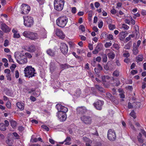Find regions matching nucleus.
Wrapping results in <instances>:
<instances>
[{
	"instance_id": "2",
	"label": "nucleus",
	"mask_w": 146,
	"mask_h": 146,
	"mask_svg": "<svg viewBox=\"0 0 146 146\" xmlns=\"http://www.w3.org/2000/svg\"><path fill=\"white\" fill-rule=\"evenodd\" d=\"M24 71L25 76L29 78L35 76V74H36L34 68L30 66H27L25 68Z\"/></svg>"
},
{
	"instance_id": "13",
	"label": "nucleus",
	"mask_w": 146,
	"mask_h": 146,
	"mask_svg": "<svg viewBox=\"0 0 146 146\" xmlns=\"http://www.w3.org/2000/svg\"><path fill=\"white\" fill-rule=\"evenodd\" d=\"M55 34L60 38L63 39L65 37V35L62 31L60 29H56L55 30Z\"/></svg>"
},
{
	"instance_id": "50",
	"label": "nucleus",
	"mask_w": 146,
	"mask_h": 146,
	"mask_svg": "<svg viewBox=\"0 0 146 146\" xmlns=\"http://www.w3.org/2000/svg\"><path fill=\"white\" fill-rule=\"evenodd\" d=\"M84 141H85L88 142L89 143H92V141L90 140L89 139L86 137H84Z\"/></svg>"
},
{
	"instance_id": "19",
	"label": "nucleus",
	"mask_w": 146,
	"mask_h": 146,
	"mask_svg": "<svg viewBox=\"0 0 146 146\" xmlns=\"http://www.w3.org/2000/svg\"><path fill=\"white\" fill-rule=\"evenodd\" d=\"M12 32L13 33V37L15 38H19L20 37L19 34L18 33L17 30L13 29L12 30Z\"/></svg>"
},
{
	"instance_id": "29",
	"label": "nucleus",
	"mask_w": 146,
	"mask_h": 146,
	"mask_svg": "<svg viewBox=\"0 0 146 146\" xmlns=\"http://www.w3.org/2000/svg\"><path fill=\"white\" fill-rule=\"evenodd\" d=\"M81 91L80 90V89H78L76 91L75 94H74V95L75 96L78 97H79L80 95L81 94Z\"/></svg>"
},
{
	"instance_id": "32",
	"label": "nucleus",
	"mask_w": 146,
	"mask_h": 146,
	"mask_svg": "<svg viewBox=\"0 0 146 146\" xmlns=\"http://www.w3.org/2000/svg\"><path fill=\"white\" fill-rule=\"evenodd\" d=\"M133 54L136 55L138 53V47L137 46H133Z\"/></svg>"
},
{
	"instance_id": "21",
	"label": "nucleus",
	"mask_w": 146,
	"mask_h": 146,
	"mask_svg": "<svg viewBox=\"0 0 146 146\" xmlns=\"http://www.w3.org/2000/svg\"><path fill=\"white\" fill-rule=\"evenodd\" d=\"M108 56L109 58L111 59H113L115 57V54L114 52L112 51H111L110 53L108 54Z\"/></svg>"
},
{
	"instance_id": "9",
	"label": "nucleus",
	"mask_w": 146,
	"mask_h": 146,
	"mask_svg": "<svg viewBox=\"0 0 146 146\" xmlns=\"http://www.w3.org/2000/svg\"><path fill=\"white\" fill-rule=\"evenodd\" d=\"M56 116L58 118V119L61 121H65L67 118L66 113L61 112H57L56 113Z\"/></svg>"
},
{
	"instance_id": "3",
	"label": "nucleus",
	"mask_w": 146,
	"mask_h": 146,
	"mask_svg": "<svg viewBox=\"0 0 146 146\" xmlns=\"http://www.w3.org/2000/svg\"><path fill=\"white\" fill-rule=\"evenodd\" d=\"M15 57L18 63L20 64H24L27 62V58L25 56L20 53H15Z\"/></svg>"
},
{
	"instance_id": "31",
	"label": "nucleus",
	"mask_w": 146,
	"mask_h": 146,
	"mask_svg": "<svg viewBox=\"0 0 146 146\" xmlns=\"http://www.w3.org/2000/svg\"><path fill=\"white\" fill-rule=\"evenodd\" d=\"M106 96L110 100L113 101V97L112 96L111 94L110 93H107L106 94Z\"/></svg>"
},
{
	"instance_id": "57",
	"label": "nucleus",
	"mask_w": 146,
	"mask_h": 146,
	"mask_svg": "<svg viewBox=\"0 0 146 146\" xmlns=\"http://www.w3.org/2000/svg\"><path fill=\"white\" fill-rule=\"evenodd\" d=\"M15 77L16 78H18L19 76V72L18 70H16L15 71Z\"/></svg>"
},
{
	"instance_id": "27",
	"label": "nucleus",
	"mask_w": 146,
	"mask_h": 146,
	"mask_svg": "<svg viewBox=\"0 0 146 146\" xmlns=\"http://www.w3.org/2000/svg\"><path fill=\"white\" fill-rule=\"evenodd\" d=\"M96 88L98 91H100L102 92H104V89L102 87L99 86L98 85H96L95 86Z\"/></svg>"
},
{
	"instance_id": "55",
	"label": "nucleus",
	"mask_w": 146,
	"mask_h": 146,
	"mask_svg": "<svg viewBox=\"0 0 146 146\" xmlns=\"http://www.w3.org/2000/svg\"><path fill=\"white\" fill-rule=\"evenodd\" d=\"M76 9L75 7H72L71 10V12L75 14L76 13Z\"/></svg>"
},
{
	"instance_id": "8",
	"label": "nucleus",
	"mask_w": 146,
	"mask_h": 146,
	"mask_svg": "<svg viewBox=\"0 0 146 146\" xmlns=\"http://www.w3.org/2000/svg\"><path fill=\"white\" fill-rule=\"evenodd\" d=\"M80 118L81 121L86 124H90L92 123V119L89 116L83 115Z\"/></svg>"
},
{
	"instance_id": "42",
	"label": "nucleus",
	"mask_w": 146,
	"mask_h": 146,
	"mask_svg": "<svg viewBox=\"0 0 146 146\" xmlns=\"http://www.w3.org/2000/svg\"><path fill=\"white\" fill-rule=\"evenodd\" d=\"M119 75V73L118 71L115 70L114 72L113 73V76H118Z\"/></svg>"
},
{
	"instance_id": "51",
	"label": "nucleus",
	"mask_w": 146,
	"mask_h": 146,
	"mask_svg": "<svg viewBox=\"0 0 146 146\" xmlns=\"http://www.w3.org/2000/svg\"><path fill=\"white\" fill-rule=\"evenodd\" d=\"M103 22L101 21L98 23V27L99 28H101L103 26Z\"/></svg>"
},
{
	"instance_id": "16",
	"label": "nucleus",
	"mask_w": 146,
	"mask_h": 146,
	"mask_svg": "<svg viewBox=\"0 0 146 146\" xmlns=\"http://www.w3.org/2000/svg\"><path fill=\"white\" fill-rule=\"evenodd\" d=\"M38 38V36L37 33L31 32L29 39L32 40H35Z\"/></svg>"
},
{
	"instance_id": "52",
	"label": "nucleus",
	"mask_w": 146,
	"mask_h": 146,
	"mask_svg": "<svg viewBox=\"0 0 146 146\" xmlns=\"http://www.w3.org/2000/svg\"><path fill=\"white\" fill-rule=\"evenodd\" d=\"M6 106L8 108H11V103L9 101H8L7 102L6 104Z\"/></svg>"
},
{
	"instance_id": "61",
	"label": "nucleus",
	"mask_w": 146,
	"mask_h": 146,
	"mask_svg": "<svg viewBox=\"0 0 146 146\" xmlns=\"http://www.w3.org/2000/svg\"><path fill=\"white\" fill-rule=\"evenodd\" d=\"M4 122L5 123V125L6 126V127H8L9 125V121L7 120H5L4 121Z\"/></svg>"
},
{
	"instance_id": "12",
	"label": "nucleus",
	"mask_w": 146,
	"mask_h": 146,
	"mask_svg": "<svg viewBox=\"0 0 146 146\" xmlns=\"http://www.w3.org/2000/svg\"><path fill=\"white\" fill-rule=\"evenodd\" d=\"M56 108L58 110V112H61L66 113L68 111L67 108L62 106L60 104H57L56 105Z\"/></svg>"
},
{
	"instance_id": "14",
	"label": "nucleus",
	"mask_w": 146,
	"mask_h": 146,
	"mask_svg": "<svg viewBox=\"0 0 146 146\" xmlns=\"http://www.w3.org/2000/svg\"><path fill=\"white\" fill-rule=\"evenodd\" d=\"M0 28L3 32L5 33L9 32L10 31L9 27L5 23H2L1 24Z\"/></svg>"
},
{
	"instance_id": "39",
	"label": "nucleus",
	"mask_w": 146,
	"mask_h": 146,
	"mask_svg": "<svg viewBox=\"0 0 146 146\" xmlns=\"http://www.w3.org/2000/svg\"><path fill=\"white\" fill-rule=\"evenodd\" d=\"M69 44L70 45V47L71 48H73L76 47V45L73 42H70L69 43Z\"/></svg>"
},
{
	"instance_id": "34",
	"label": "nucleus",
	"mask_w": 146,
	"mask_h": 146,
	"mask_svg": "<svg viewBox=\"0 0 146 146\" xmlns=\"http://www.w3.org/2000/svg\"><path fill=\"white\" fill-rule=\"evenodd\" d=\"M102 61L103 62H106L107 60V56L106 54H104L102 55Z\"/></svg>"
},
{
	"instance_id": "54",
	"label": "nucleus",
	"mask_w": 146,
	"mask_h": 146,
	"mask_svg": "<svg viewBox=\"0 0 146 146\" xmlns=\"http://www.w3.org/2000/svg\"><path fill=\"white\" fill-rule=\"evenodd\" d=\"M129 17L130 19H131V24L133 25H134L135 24V21L132 19V17L131 16H130Z\"/></svg>"
},
{
	"instance_id": "26",
	"label": "nucleus",
	"mask_w": 146,
	"mask_h": 146,
	"mask_svg": "<svg viewBox=\"0 0 146 146\" xmlns=\"http://www.w3.org/2000/svg\"><path fill=\"white\" fill-rule=\"evenodd\" d=\"M47 54L51 56H53L54 55V52L51 49H48L46 51Z\"/></svg>"
},
{
	"instance_id": "11",
	"label": "nucleus",
	"mask_w": 146,
	"mask_h": 146,
	"mask_svg": "<svg viewBox=\"0 0 146 146\" xmlns=\"http://www.w3.org/2000/svg\"><path fill=\"white\" fill-rule=\"evenodd\" d=\"M104 102L103 101L100 100H98L96 102H95L93 104L96 108L97 110H101L102 106L104 104Z\"/></svg>"
},
{
	"instance_id": "5",
	"label": "nucleus",
	"mask_w": 146,
	"mask_h": 146,
	"mask_svg": "<svg viewBox=\"0 0 146 146\" xmlns=\"http://www.w3.org/2000/svg\"><path fill=\"white\" fill-rule=\"evenodd\" d=\"M24 19V24L27 27H31L33 26L34 23L33 18L27 16L23 17Z\"/></svg>"
},
{
	"instance_id": "25",
	"label": "nucleus",
	"mask_w": 146,
	"mask_h": 146,
	"mask_svg": "<svg viewBox=\"0 0 146 146\" xmlns=\"http://www.w3.org/2000/svg\"><path fill=\"white\" fill-rule=\"evenodd\" d=\"M6 129V126L3 123H0V130L2 131H5Z\"/></svg>"
},
{
	"instance_id": "60",
	"label": "nucleus",
	"mask_w": 146,
	"mask_h": 146,
	"mask_svg": "<svg viewBox=\"0 0 146 146\" xmlns=\"http://www.w3.org/2000/svg\"><path fill=\"white\" fill-rule=\"evenodd\" d=\"M95 6L96 7L98 8L100 6V4L98 2H96L94 4Z\"/></svg>"
},
{
	"instance_id": "45",
	"label": "nucleus",
	"mask_w": 146,
	"mask_h": 146,
	"mask_svg": "<svg viewBox=\"0 0 146 146\" xmlns=\"http://www.w3.org/2000/svg\"><path fill=\"white\" fill-rule=\"evenodd\" d=\"M9 44V41L7 39H6L5 40L4 43V46L5 47H6L8 46Z\"/></svg>"
},
{
	"instance_id": "40",
	"label": "nucleus",
	"mask_w": 146,
	"mask_h": 146,
	"mask_svg": "<svg viewBox=\"0 0 146 146\" xmlns=\"http://www.w3.org/2000/svg\"><path fill=\"white\" fill-rule=\"evenodd\" d=\"M113 47L115 48L116 50H118L119 49V45L116 43H114L113 45Z\"/></svg>"
},
{
	"instance_id": "4",
	"label": "nucleus",
	"mask_w": 146,
	"mask_h": 146,
	"mask_svg": "<svg viewBox=\"0 0 146 146\" xmlns=\"http://www.w3.org/2000/svg\"><path fill=\"white\" fill-rule=\"evenodd\" d=\"M64 3V0H54V6L55 9L58 11H61L63 9Z\"/></svg>"
},
{
	"instance_id": "1",
	"label": "nucleus",
	"mask_w": 146,
	"mask_h": 146,
	"mask_svg": "<svg viewBox=\"0 0 146 146\" xmlns=\"http://www.w3.org/2000/svg\"><path fill=\"white\" fill-rule=\"evenodd\" d=\"M68 19L65 16H61L59 17L56 20V25L59 27L63 28L66 25Z\"/></svg>"
},
{
	"instance_id": "49",
	"label": "nucleus",
	"mask_w": 146,
	"mask_h": 146,
	"mask_svg": "<svg viewBox=\"0 0 146 146\" xmlns=\"http://www.w3.org/2000/svg\"><path fill=\"white\" fill-rule=\"evenodd\" d=\"M25 56L27 58V57L29 58H31L32 57V56L31 55V54L29 53H25Z\"/></svg>"
},
{
	"instance_id": "6",
	"label": "nucleus",
	"mask_w": 146,
	"mask_h": 146,
	"mask_svg": "<svg viewBox=\"0 0 146 146\" xmlns=\"http://www.w3.org/2000/svg\"><path fill=\"white\" fill-rule=\"evenodd\" d=\"M107 136L108 139L111 141H114L116 138L115 131L111 129L108 130Z\"/></svg>"
},
{
	"instance_id": "23",
	"label": "nucleus",
	"mask_w": 146,
	"mask_h": 146,
	"mask_svg": "<svg viewBox=\"0 0 146 146\" xmlns=\"http://www.w3.org/2000/svg\"><path fill=\"white\" fill-rule=\"evenodd\" d=\"M71 139L70 137H67L65 140L64 141H65L64 144L66 145H69L71 144Z\"/></svg>"
},
{
	"instance_id": "30",
	"label": "nucleus",
	"mask_w": 146,
	"mask_h": 146,
	"mask_svg": "<svg viewBox=\"0 0 146 146\" xmlns=\"http://www.w3.org/2000/svg\"><path fill=\"white\" fill-rule=\"evenodd\" d=\"M102 79L103 82H106L107 80L109 79L110 77L108 76H102Z\"/></svg>"
},
{
	"instance_id": "15",
	"label": "nucleus",
	"mask_w": 146,
	"mask_h": 146,
	"mask_svg": "<svg viewBox=\"0 0 146 146\" xmlns=\"http://www.w3.org/2000/svg\"><path fill=\"white\" fill-rule=\"evenodd\" d=\"M77 113H78L83 114L87 111L86 108L84 107H79L77 109Z\"/></svg>"
},
{
	"instance_id": "20",
	"label": "nucleus",
	"mask_w": 146,
	"mask_h": 146,
	"mask_svg": "<svg viewBox=\"0 0 146 146\" xmlns=\"http://www.w3.org/2000/svg\"><path fill=\"white\" fill-rule=\"evenodd\" d=\"M17 106L21 110H23L24 109V106L23 103L18 102L16 104Z\"/></svg>"
},
{
	"instance_id": "7",
	"label": "nucleus",
	"mask_w": 146,
	"mask_h": 146,
	"mask_svg": "<svg viewBox=\"0 0 146 146\" xmlns=\"http://www.w3.org/2000/svg\"><path fill=\"white\" fill-rule=\"evenodd\" d=\"M21 13L25 15L27 14L30 10V7L28 5L23 4L21 6Z\"/></svg>"
},
{
	"instance_id": "33",
	"label": "nucleus",
	"mask_w": 146,
	"mask_h": 146,
	"mask_svg": "<svg viewBox=\"0 0 146 146\" xmlns=\"http://www.w3.org/2000/svg\"><path fill=\"white\" fill-rule=\"evenodd\" d=\"M11 125L13 128H15L17 126V123L16 121L14 120H11Z\"/></svg>"
},
{
	"instance_id": "62",
	"label": "nucleus",
	"mask_w": 146,
	"mask_h": 146,
	"mask_svg": "<svg viewBox=\"0 0 146 146\" xmlns=\"http://www.w3.org/2000/svg\"><path fill=\"white\" fill-rule=\"evenodd\" d=\"M137 71L135 70H133L131 71V73L133 75L137 74Z\"/></svg>"
},
{
	"instance_id": "59",
	"label": "nucleus",
	"mask_w": 146,
	"mask_h": 146,
	"mask_svg": "<svg viewBox=\"0 0 146 146\" xmlns=\"http://www.w3.org/2000/svg\"><path fill=\"white\" fill-rule=\"evenodd\" d=\"M18 129L19 131H22L24 130V128L22 126H19L18 127Z\"/></svg>"
},
{
	"instance_id": "58",
	"label": "nucleus",
	"mask_w": 146,
	"mask_h": 146,
	"mask_svg": "<svg viewBox=\"0 0 146 146\" xmlns=\"http://www.w3.org/2000/svg\"><path fill=\"white\" fill-rule=\"evenodd\" d=\"M108 38L109 40H113V35L111 34H109L108 36Z\"/></svg>"
},
{
	"instance_id": "64",
	"label": "nucleus",
	"mask_w": 146,
	"mask_h": 146,
	"mask_svg": "<svg viewBox=\"0 0 146 146\" xmlns=\"http://www.w3.org/2000/svg\"><path fill=\"white\" fill-rule=\"evenodd\" d=\"M141 131L142 133L146 137V132L143 129H141Z\"/></svg>"
},
{
	"instance_id": "10",
	"label": "nucleus",
	"mask_w": 146,
	"mask_h": 146,
	"mask_svg": "<svg viewBox=\"0 0 146 146\" xmlns=\"http://www.w3.org/2000/svg\"><path fill=\"white\" fill-rule=\"evenodd\" d=\"M60 49L61 52L64 54H66L68 52V46L64 43H61Z\"/></svg>"
},
{
	"instance_id": "43",
	"label": "nucleus",
	"mask_w": 146,
	"mask_h": 146,
	"mask_svg": "<svg viewBox=\"0 0 146 146\" xmlns=\"http://www.w3.org/2000/svg\"><path fill=\"white\" fill-rule=\"evenodd\" d=\"M79 29L83 32L85 31V27L84 25H81L79 26Z\"/></svg>"
},
{
	"instance_id": "53",
	"label": "nucleus",
	"mask_w": 146,
	"mask_h": 146,
	"mask_svg": "<svg viewBox=\"0 0 146 146\" xmlns=\"http://www.w3.org/2000/svg\"><path fill=\"white\" fill-rule=\"evenodd\" d=\"M41 127L42 128L44 129L46 131H48L49 130V128L47 126L45 125H42L41 126Z\"/></svg>"
},
{
	"instance_id": "28",
	"label": "nucleus",
	"mask_w": 146,
	"mask_h": 146,
	"mask_svg": "<svg viewBox=\"0 0 146 146\" xmlns=\"http://www.w3.org/2000/svg\"><path fill=\"white\" fill-rule=\"evenodd\" d=\"M136 61L137 62L142 61L143 60V56L139 55L136 57Z\"/></svg>"
},
{
	"instance_id": "56",
	"label": "nucleus",
	"mask_w": 146,
	"mask_h": 146,
	"mask_svg": "<svg viewBox=\"0 0 146 146\" xmlns=\"http://www.w3.org/2000/svg\"><path fill=\"white\" fill-rule=\"evenodd\" d=\"M123 56L124 57L126 58H127L129 56V53L127 52H125L123 54Z\"/></svg>"
},
{
	"instance_id": "46",
	"label": "nucleus",
	"mask_w": 146,
	"mask_h": 146,
	"mask_svg": "<svg viewBox=\"0 0 146 146\" xmlns=\"http://www.w3.org/2000/svg\"><path fill=\"white\" fill-rule=\"evenodd\" d=\"M131 44L130 43H127L125 47V48L126 50L129 49H130Z\"/></svg>"
},
{
	"instance_id": "36",
	"label": "nucleus",
	"mask_w": 146,
	"mask_h": 146,
	"mask_svg": "<svg viewBox=\"0 0 146 146\" xmlns=\"http://www.w3.org/2000/svg\"><path fill=\"white\" fill-rule=\"evenodd\" d=\"M108 27L110 30H112L115 29V26L114 25L110 24L108 25Z\"/></svg>"
},
{
	"instance_id": "17",
	"label": "nucleus",
	"mask_w": 146,
	"mask_h": 146,
	"mask_svg": "<svg viewBox=\"0 0 146 146\" xmlns=\"http://www.w3.org/2000/svg\"><path fill=\"white\" fill-rule=\"evenodd\" d=\"M4 72L6 74V76L7 77V79L9 81L11 80V74H10V70L9 69H6L5 70Z\"/></svg>"
},
{
	"instance_id": "44",
	"label": "nucleus",
	"mask_w": 146,
	"mask_h": 146,
	"mask_svg": "<svg viewBox=\"0 0 146 146\" xmlns=\"http://www.w3.org/2000/svg\"><path fill=\"white\" fill-rule=\"evenodd\" d=\"M60 66L61 68L65 69L69 67L68 65L66 64H61Z\"/></svg>"
},
{
	"instance_id": "63",
	"label": "nucleus",
	"mask_w": 146,
	"mask_h": 146,
	"mask_svg": "<svg viewBox=\"0 0 146 146\" xmlns=\"http://www.w3.org/2000/svg\"><path fill=\"white\" fill-rule=\"evenodd\" d=\"M111 13L113 14H115L116 13V11L115 9H113L111 11Z\"/></svg>"
},
{
	"instance_id": "22",
	"label": "nucleus",
	"mask_w": 146,
	"mask_h": 146,
	"mask_svg": "<svg viewBox=\"0 0 146 146\" xmlns=\"http://www.w3.org/2000/svg\"><path fill=\"white\" fill-rule=\"evenodd\" d=\"M31 32L29 31H25L23 33V36L29 38Z\"/></svg>"
},
{
	"instance_id": "38",
	"label": "nucleus",
	"mask_w": 146,
	"mask_h": 146,
	"mask_svg": "<svg viewBox=\"0 0 146 146\" xmlns=\"http://www.w3.org/2000/svg\"><path fill=\"white\" fill-rule=\"evenodd\" d=\"M130 115L133 117L134 118H135L136 117V115L135 113L133 110H132L130 113Z\"/></svg>"
},
{
	"instance_id": "37",
	"label": "nucleus",
	"mask_w": 146,
	"mask_h": 146,
	"mask_svg": "<svg viewBox=\"0 0 146 146\" xmlns=\"http://www.w3.org/2000/svg\"><path fill=\"white\" fill-rule=\"evenodd\" d=\"M107 36V35L106 34V33L105 32H103L101 34L100 37L102 39L103 38H104L105 37H106Z\"/></svg>"
},
{
	"instance_id": "48",
	"label": "nucleus",
	"mask_w": 146,
	"mask_h": 146,
	"mask_svg": "<svg viewBox=\"0 0 146 146\" xmlns=\"http://www.w3.org/2000/svg\"><path fill=\"white\" fill-rule=\"evenodd\" d=\"M14 136L15 137V139H18L19 138V137L18 134L14 132L13 133Z\"/></svg>"
},
{
	"instance_id": "18",
	"label": "nucleus",
	"mask_w": 146,
	"mask_h": 146,
	"mask_svg": "<svg viewBox=\"0 0 146 146\" xmlns=\"http://www.w3.org/2000/svg\"><path fill=\"white\" fill-rule=\"evenodd\" d=\"M35 46L34 45H31L29 46L27 48V50L30 52H33L36 50Z\"/></svg>"
},
{
	"instance_id": "24",
	"label": "nucleus",
	"mask_w": 146,
	"mask_h": 146,
	"mask_svg": "<svg viewBox=\"0 0 146 146\" xmlns=\"http://www.w3.org/2000/svg\"><path fill=\"white\" fill-rule=\"evenodd\" d=\"M142 134L141 133H139L137 137V139L139 142L143 143L144 142V140L142 138Z\"/></svg>"
},
{
	"instance_id": "47",
	"label": "nucleus",
	"mask_w": 146,
	"mask_h": 146,
	"mask_svg": "<svg viewBox=\"0 0 146 146\" xmlns=\"http://www.w3.org/2000/svg\"><path fill=\"white\" fill-rule=\"evenodd\" d=\"M112 45V44L111 42V41L110 42H106L105 44V46L106 48H108L111 46Z\"/></svg>"
},
{
	"instance_id": "35",
	"label": "nucleus",
	"mask_w": 146,
	"mask_h": 146,
	"mask_svg": "<svg viewBox=\"0 0 146 146\" xmlns=\"http://www.w3.org/2000/svg\"><path fill=\"white\" fill-rule=\"evenodd\" d=\"M107 23L109 25L112 23V20L110 18H107L106 19Z\"/></svg>"
},
{
	"instance_id": "41",
	"label": "nucleus",
	"mask_w": 146,
	"mask_h": 146,
	"mask_svg": "<svg viewBox=\"0 0 146 146\" xmlns=\"http://www.w3.org/2000/svg\"><path fill=\"white\" fill-rule=\"evenodd\" d=\"M121 28H123L124 29L127 30L129 28V27L127 25L123 24L121 26Z\"/></svg>"
}]
</instances>
